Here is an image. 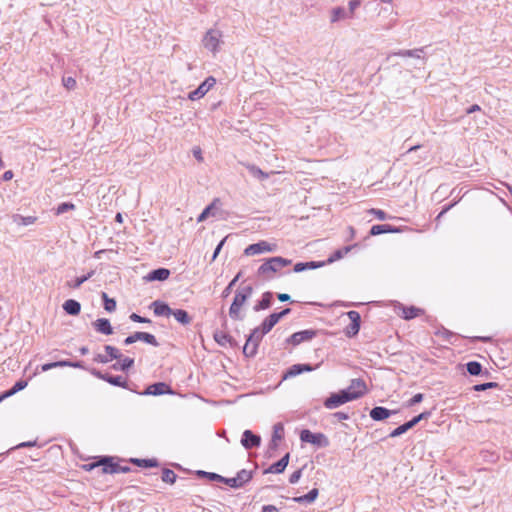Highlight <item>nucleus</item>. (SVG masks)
<instances>
[{"label":"nucleus","instance_id":"f257e3e1","mask_svg":"<svg viewBox=\"0 0 512 512\" xmlns=\"http://www.w3.org/2000/svg\"><path fill=\"white\" fill-rule=\"evenodd\" d=\"M291 263L292 261L290 259L280 256L269 258L258 268L257 275L264 279H272L276 272Z\"/></svg>","mask_w":512,"mask_h":512},{"label":"nucleus","instance_id":"f03ea898","mask_svg":"<svg viewBox=\"0 0 512 512\" xmlns=\"http://www.w3.org/2000/svg\"><path fill=\"white\" fill-rule=\"evenodd\" d=\"M253 293L252 286H245L236 291L233 302L229 308V316L233 320H243L244 316L241 314V308L251 297Z\"/></svg>","mask_w":512,"mask_h":512},{"label":"nucleus","instance_id":"7ed1b4c3","mask_svg":"<svg viewBox=\"0 0 512 512\" xmlns=\"http://www.w3.org/2000/svg\"><path fill=\"white\" fill-rule=\"evenodd\" d=\"M102 467V473L104 474H115V473H128L131 468L128 465H120L119 463L113 462V458L109 456L101 457L99 461L84 465V468L88 471Z\"/></svg>","mask_w":512,"mask_h":512},{"label":"nucleus","instance_id":"20e7f679","mask_svg":"<svg viewBox=\"0 0 512 512\" xmlns=\"http://www.w3.org/2000/svg\"><path fill=\"white\" fill-rule=\"evenodd\" d=\"M361 397L360 392H351V391H343L341 390L338 393L331 394L324 401V406L327 409H335L349 401L356 400Z\"/></svg>","mask_w":512,"mask_h":512},{"label":"nucleus","instance_id":"39448f33","mask_svg":"<svg viewBox=\"0 0 512 512\" xmlns=\"http://www.w3.org/2000/svg\"><path fill=\"white\" fill-rule=\"evenodd\" d=\"M300 440L305 443L313 444L319 448L328 447L330 442L328 437L323 433H313L308 429H304L300 433Z\"/></svg>","mask_w":512,"mask_h":512},{"label":"nucleus","instance_id":"423d86ee","mask_svg":"<svg viewBox=\"0 0 512 512\" xmlns=\"http://www.w3.org/2000/svg\"><path fill=\"white\" fill-rule=\"evenodd\" d=\"M261 339L260 329H253L243 347L245 357L251 358L256 355Z\"/></svg>","mask_w":512,"mask_h":512},{"label":"nucleus","instance_id":"0eeeda50","mask_svg":"<svg viewBox=\"0 0 512 512\" xmlns=\"http://www.w3.org/2000/svg\"><path fill=\"white\" fill-rule=\"evenodd\" d=\"M221 37L222 33L219 30H208L202 40L204 47L212 53H216L221 43Z\"/></svg>","mask_w":512,"mask_h":512},{"label":"nucleus","instance_id":"6e6552de","mask_svg":"<svg viewBox=\"0 0 512 512\" xmlns=\"http://www.w3.org/2000/svg\"><path fill=\"white\" fill-rule=\"evenodd\" d=\"M277 250L276 244L268 243L267 241H259L245 248L244 254L247 256H253L265 252H275Z\"/></svg>","mask_w":512,"mask_h":512},{"label":"nucleus","instance_id":"1a4fd4ad","mask_svg":"<svg viewBox=\"0 0 512 512\" xmlns=\"http://www.w3.org/2000/svg\"><path fill=\"white\" fill-rule=\"evenodd\" d=\"M216 84V79L212 76L208 77L203 81L197 89L191 91L188 94V98L191 101L198 100L206 95V93Z\"/></svg>","mask_w":512,"mask_h":512},{"label":"nucleus","instance_id":"9d476101","mask_svg":"<svg viewBox=\"0 0 512 512\" xmlns=\"http://www.w3.org/2000/svg\"><path fill=\"white\" fill-rule=\"evenodd\" d=\"M316 335H317L316 330H313V329L302 330V331L293 333L287 339V342L296 346V345L301 344L302 342L312 340Z\"/></svg>","mask_w":512,"mask_h":512},{"label":"nucleus","instance_id":"9b49d317","mask_svg":"<svg viewBox=\"0 0 512 512\" xmlns=\"http://www.w3.org/2000/svg\"><path fill=\"white\" fill-rule=\"evenodd\" d=\"M261 443V438L258 435H255L250 430H245L242 435L241 444L246 449H251L254 447H258Z\"/></svg>","mask_w":512,"mask_h":512},{"label":"nucleus","instance_id":"f8f14e48","mask_svg":"<svg viewBox=\"0 0 512 512\" xmlns=\"http://www.w3.org/2000/svg\"><path fill=\"white\" fill-rule=\"evenodd\" d=\"M170 393H173L170 386L164 382L154 383V384L148 386L146 391L144 392L145 395H153V396H159V395L170 394Z\"/></svg>","mask_w":512,"mask_h":512},{"label":"nucleus","instance_id":"ddd939ff","mask_svg":"<svg viewBox=\"0 0 512 512\" xmlns=\"http://www.w3.org/2000/svg\"><path fill=\"white\" fill-rule=\"evenodd\" d=\"M58 367L82 368L83 365H82V362H80V361L72 362V361H69V360H60V361H56V362H52V363L43 364L41 366V371L42 372H46V371H48L50 369L58 368Z\"/></svg>","mask_w":512,"mask_h":512},{"label":"nucleus","instance_id":"4468645a","mask_svg":"<svg viewBox=\"0 0 512 512\" xmlns=\"http://www.w3.org/2000/svg\"><path fill=\"white\" fill-rule=\"evenodd\" d=\"M289 458H290V454L286 453L280 460L273 463L269 468H267L264 471V474H267V473L280 474V473L284 472V470L286 469V467L289 463Z\"/></svg>","mask_w":512,"mask_h":512},{"label":"nucleus","instance_id":"2eb2a0df","mask_svg":"<svg viewBox=\"0 0 512 512\" xmlns=\"http://www.w3.org/2000/svg\"><path fill=\"white\" fill-rule=\"evenodd\" d=\"M313 370L314 367L310 364H294L286 371L283 378L295 377L303 372H311Z\"/></svg>","mask_w":512,"mask_h":512},{"label":"nucleus","instance_id":"dca6fc26","mask_svg":"<svg viewBox=\"0 0 512 512\" xmlns=\"http://www.w3.org/2000/svg\"><path fill=\"white\" fill-rule=\"evenodd\" d=\"M279 322L278 317L275 313L270 314L268 317L264 319L261 326L256 327L255 329H260L261 337L270 332L272 328Z\"/></svg>","mask_w":512,"mask_h":512},{"label":"nucleus","instance_id":"f3484780","mask_svg":"<svg viewBox=\"0 0 512 512\" xmlns=\"http://www.w3.org/2000/svg\"><path fill=\"white\" fill-rule=\"evenodd\" d=\"M394 413H396V411L389 410L382 406H376L371 409L370 417L375 421H382Z\"/></svg>","mask_w":512,"mask_h":512},{"label":"nucleus","instance_id":"a211bd4d","mask_svg":"<svg viewBox=\"0 0 512 512\" xmlns=\"http://www.w3.org/2000/svg\"><path fill=\"white\" fill-rule=\"evenodd\" d=\"M93 327L99 333L104 335L113 334V328L110 324V321L106 318H99L95 322H93Z\"/></svg>","mask_w":512,"mask_h":512},{"label":"nucleus","instance_id":"6ab92c4d","mask_svg":"<svg viewBox=\"0 0 512 512\" xmlns=\"http://www.w3.org/2000/svg\"><path fill=\"white\" fill-rule=\"evenodd\" d=\"M151 307L153 308L154 314L156 316H170L172 313V309L168 304L162 302L160 300H156L152 302Z\"/></svg>","mask_w":512,"mask_h":512},{"label":"nucleus","instance_id":"aec40b11","mask_svg":"<svg viewBox=\"0 0 512 512\" xmlns=\"http://www.w3.org/2000/svg\"><path fill=\"white\" fill-rule=\"evenodd\" d=\"M273 299V293L272 292H265L262 295V298L260 301H258L255 306L253 307V310L255 312L268 309L272 304Z\"/></svg>","mask_w":512,"mask_h":512},{"label":"nucleus","instance_id":"412c9836","mask_svg":"<svg viewBox=\"0 0 512 512\" xmlns=\"http://www.w3.org/2000/svg\"><path fill=\"white\" fill-rule=\"evenodd\" d=\"M399 231L398 228L393 227L388 224H380V225H374L370 229V235L377 236L384 233H397Z\"/></svg>","mask_w":512,"mask_h":512},{"label":"nucleus","instance_id":"4be33fe9","mask_svg":"<svg viewBox=\"0 0 512 512\" xmlns=\"http://www.w3.org/2000/svg\"><path fill=\"white\" fill-rule=\"evenodd\" d=\"M169 276H170V271L168 269L158 268V269L152 270L148 274V279L150 281H164V280L168 279Z\"/></svg>","mask_w":512,"mask_h":512},{"label":"nucleus","instance_id":"5701e85b","mask_svg":"<svg viewBox=\"0 0 512 512\" xmlns=\"http://www.w3.org/2000/svg\"><path fill=\"white\" fill-rule=\"evenodd\" d=\"M63 309L67 314L75 316L80 313L81 305L78 301L69 299L64 302Z\"/></svg>","mask_w":512,"mask_h":512},{"label":"nucleus","instance_id":"b1692460","mask_svg":"<svg viewBox=\"0 0 512 512\" xmlns=\"http://www.w3.org/2000/svg\"><path fill=\"white\" fill-rule=\"evenodd\" d=\"M366 389L367 387L365 382L360 378H356L352 379L349 387L343 391L360 392L361 396H363L366 393Z\"/></svg>","mask_w":512,"mask_h":512},{"label":"nucleus","instance_id":"393cba45","mask_svg":"<svg viewBox=\"0 0 512 512\" xmlns=\"http://www.w3.org/2000/svg\"><path fill=\"white\" fill-rule=\"evenodd\" d=\"M318 494H319L318 489L317 488H313L312 490H310L305 495L294 497L293 501H295L296 503H299V504H302V503H312V502H314L316 500V498L318 497Z\"/></svg>","mask_w":512,"mask_h":512},{"label":"nucleus","instance_id":"a878e982","mask_svg":"<svg viewBox=\"0 0 512 512\" xmlns=\"http://www.w3.org/2000/svg\"><path fill=\"white\" fill-rule=\"evenodd\" d=\"M37 218L35 216H22L20 214H14L12 216V221L18 226H28L32 225L36 222Z\"/></svg>","mask_w":512,"mask_h":512},{"label":"nucleus","instance_id":"bb28decb","mask_svg":"<svg viewBox=\"0 0 512 512\" xmlns=\"http://www.w3.org/2000/svg\"><path fill=\"white\" fill-rule=\"evenodd\" d=\"M171 315L174 316V318L181 323L182 325H188L191 323L192 318L189 316V314L183 310V309H172Z\"/></svg>","mask_w":512,"mask_h":512},{"label":"nucleus","instance_id":"cd10ccee","mask_svg":"<svg viewBox=\"0 0 512 512\" xmlns=\"http://www.w3.org/2000/svg\"><path fill=\"white\" fill-rule=\"evenodd\" d=\"M213 337L214 340L221 346H224L227 343L233 345L235 342L234 339L229 334L223 331H216Z\"/></svg>","mask_w":512,"mask_h":512},{"label":"nucleus","instance_id":"c85d7f7f","mask_svg":"<svg viewBox=\"0 0 512 512\" xmlns=\"http://www.w3.org/2000/svg\"><path fill=\"white\" fill-rule=\"evenodd\" d=\"M344 19H348V13L343 7H335L331 10V23H336Z\"/></svg>","mask_w":512,"mask_h":512},{"label":"nucleus","instance_id":"c756f323","mask_svg":"<svg viewBox=\"0 0 512 512\" xmlns=\"http://www.w3.org/2000/svg\"><path fill=\"white\" fill-rule=\"evenodd\" d=\"M27 386V382L26 381H23V380H20V381H17L14 386L4 392L2 395H0V402L6 398V397H9V396H12L14 395L15 393H17L18 391H21L22 389H24L25 387Z\"/></svg>","mask_w":512,"mask_h":512},{"label":"nucleus","instance_id":"7c9ffc66","mask_svg":"<svg viewBox=\"0 0 512 512\" xmlns=\"http://www.w3.org/2000/svg\"><path fill=\"white\" fill-rule=\"evenodd\" d=\"M283 434H284L283 425L281 423L275 424L273 427V435H272V440H271V445L273 447L277 446V441H280L283 438Z\"/></svg>","mask_w":512,"mask_h":512},{"label":"nucleus","instance_id":"2f4dec72","mask_svg":"<svg viewBox=\"0 0 512 512\" xmlns=\"http://www.w3.org/2000/svg\"><path fill=\"white\" fill-rule=\"evenodd\" d=\"M94 275V271H90L86 275L80 276L75 278L73 281H68L67 286L70 288L77 289L79 288L84 282H86L88 279H90Z\"/></svg>","mask_w":512,"mask_h":512},{"label":"nucleus","instance_id":"473e14b6","mask_svg":"<svg viewBox=\"0 0 512 512\" xmlns=\"http://www.w3.org/2000/svg\"><path fill=\"white\" fill-rule=\"evenodd\" d=\"M120 363H116L112 366V368L114 370H122V371H127L128 369H130L133 365H134V359L133 358H130V357H121L120 358Z\"/></svg>","mask_w":512,"mask_h":512},{"label":"nucleus","instance_id":"72a5a7b5","mask_svg":"<svg viewBox=\"0 0 512 512\" xmlns=\"http://www.w3.org/2000/svg\"><path fill=\"white\" fill-rule=\"evenodd\" d=\"M402 313H403L404 319L410 320V319H413V318L419 316L420 314H422L423 310H421L420 308H416L414 306L403 307Z\"/></svg>","mask_w":512,"mask_h":512},{"label":"nucleus","instance_id":"f704fd0d","mask_svg":"<svg viewBox=\"0 0 512 512\" xmlns=\"http://www.w3.org/2000/svg\"><path fill=\"white\" fill-rule=\"evenodd\" d=\"M106 382H108L109 384H111L113 386L127 388L126 380L122 376H119V375L114 376V375L107 374Z\"/></svg>","mask_w":512,"mask_h":512},{"label":"nucleus","instance_id":"c9c22d12","mask_svg":"<svg viewBox=\"0 0 512 512\" xmlns=\"http://www.w3.org/2000/svg\"><path fill=\"white\" fill-rule=\"evenodd\" d=\"M219 203V199H215L210 205H208L202 213L198 216L197 221L203 222L205 221L210 215L213 214V209L216 207V204Z\"/></svg>","mask_w":512,"mask_h":512},{"label":"nucleus","instance_id":"e433bc0d","mask_svg":"<svg viewBox=\"0 0 512 512\" xmlns=\"http://www.w3.org/2000/svg\"><path fill=\"white\" fill-rule=\"evenodd\" d=\"M247 169L249 171V174L254 178H257L259 180H265L268 178V174L255 165H247Z\"/></svg>","mask_w":512,"mask_h":512},{"label":"nucleus","instance_id":"4c0bfd02","mask_svg":"<svg viewBox=\"0 0 512 512\" xmlns=\"http://www.w3.org/2000/svg\"><path fill=\"white\" fill-rule=\"evenodd\" d=\"M196 475L200 478H206L209 481H216L219 482L220 480H223V476L214 473V472H207L203 470L196 471Z\"/></svg>","mask_w":512,"mask_h":512},{"label":"nucleus","instance_id":"58836bf2","mask_svg":"<svg viewBox=\"0 0 512 512\" xmlns=\"http://www.w3.org/2000/svg\"><path fill=\"white\" fill-rule=\"evenodd\" d=\"M138 337H139L140 341H143V342L150 344L152 346H155V347L159 346V342L157 341L156 337L153 334L139 331Z\"/></svg>","mask_w":512,"mask_h":512},{"label":"nucleus","instance_id":"ea45409f","mask_svg":"<svg viewBox=\"0 0 512 512\" xmlns=\"http://www.w3.org/2000/svg\"><path fill=\"white\" fill-rule=\"evenodd\" d=\"M467 371L472 376H477L482 372V365L477 361H470L466 364Z\"/></svg>","mask_w":512,"mask_h":512},{"label":"nucleus","instance_id":"a19ab883","mask_svg":"<svg viewBox=\"0 0 512 512\" xmlns=\"http://www.w3.org/2000/svg\"><path fill=\"white\" fill-rule=\"evenodd\" d=\"M162 481L163 482H166V483H169V484H174L175 481H176V478H177V475L176 473L171 470V469H168V468H164L163 471H162Z\"/></svg>","mask_w":512,"mask_h":512},{"label":"nucleus","instance_id":"79ce46f5","mask_svg":"<svg viewBox=\"0 0 512 512\" xmlns=\"http://www.w3.org/2000/svg\"><path fill=\"white\" fill-rule=\"evenodd\" d=\"M131 462L144 468L155 467L158 465L155 459H131Z\"/></svg>","mask_w":512,"mask_h":512},{"label":"nucleus","instance_id":"37998d69","mask_svg":"<svg viewBox=\"0 0 512 512\" xmlns=\"http://www.w3.org/2000/svg\"><path fill=\"white\" fill-rule=\"evenodd\" d=\"M102 298H103V301H104V309L107 312L115 311V309H116V301L114 299H112V298H109L108 295L105 292L102 293Z\"/></svg>","mask_w":512,"mask_h":512},{"label":"nucleus","instance_id":"c03bdc74","mask_svg":"<svg viewBox=\"0 0 512 512\" xmlns=\"http://www.w3.org/2000/svg\"><path fill=\"white\" fill-rule=\"evenodd\" d=\"M431 413L429 411H424L420 413L419 415L412 418L410 421L406 422L407 425H409V429H412L414 426H416L421 420L428 419L430 417Z\"/></svg>","mask_w":512,"mask_h":512},{"label":"nucleus","instance_id":"a18cd8bd","mask_svg":"<svg viewBox=\"0 0 512 512\" xmlns=\"http://www.w3.org/2000/svg\"><path fill=\"white\" fill-rule=\"evenodd\" d=\"M431 413L429 411H424L420 413L419 415L412 418L410 421L406 422L407 425H409V429H412L414 426H416L421 420L428 419L430 417Z\"/></svg>","mask_w":512,"mask_h":512},{"label":"nucleus","instance_id":"49530a36","mask_svg":"<svg viewBox=\"0 0 512 512\" xmlns=\"http://www.w3.org/2000/svg\"><path fill=\"white\" fill-rule=\"evenodd\" d=\"M236 477L243 486L245 483L249 482L252 479V471L242 469L237 473Z\"/></svg>","mask_w":512,"mask_h":512},{"label":"nucleus","instance_id":"de8ad7c7","mask_svg":"<svg viewBox=\"0 0 512 512\" xmlns=\"http://www.w3.org/2000/svg\"><path fill=\"white\" fill-rule=\"evenodd\" d=\"M104 349H105L106 353L108 354V358L110 360H112V359H120L122 357V354L114 346L106 345L104 347Z\"/></svg>","mask_w":512,"mask_h":512},{"label":"nucleus","instance_id":"09e8293b","mask_svg":"<svg viewBox=\"0 0 512 512\" xmlns=\"http://www.w3.org/2000/svg\"><path fill=\"white\" fill-rule=\"evenodd\" d=\"M74 209H75V205L73 203L63 202L57 206L56 215H60V214H63L67 211L74 210Z\"/></svg>","mask_w":512,"mask_h":512},{"label":"nucleus","instance_id":"8fccbe9b","mask_svg":"<svg viewBox=\"0 0 512 512\" xmlns=\"http://www.w3.org/2000/svg\"><path fill=\"white\" fill-rule=\"evenodd\" d=\"M409 429V425H407V423H404L400 426H398L397 428H395L393 431H391V433L389 434V437L391 438H395V437H398L404 433H406Z\"/></svg>","mask_w":512,"mask_h":512},{"label":"nucleus","instance_id":"3c124183","mask_svg":"<svg viewBox=\"0 0 512 512\" xmlns=\"http://www.w3.org/2000/svg\"><path fill=\"white\" fill-rule=\"evenodd\" d=\"M62 83H63V86L67 89V90H74L77 86V82H76V79L73 78V77H63L62 79Z\"/></svg>","mask_w":512,"mask_h":512},{"label":"nucleus","instance_id":"603ef678","mask_svg":"<svg viewBox=\"0 0 512 512\" xmlns=\"http://www.w3.org/2000/svg\"><path fill=\"white\" fill-rule=\"evenodd\" d=\"M361 5V0H350L348 3L349 11L348 13V19H351L354 17L355 10Z\"/></svg>","mask_w":512,"mask_h":512},{"label":"nucleus","instance_id":"864d4df0","mask_svg":"<svg viewBox=\"0 0 512 512\" xmlns=\"http://www.w3.org/2000/svg\"><path fill=\"white\" fill-rule=\"evenodd\" d=\"M219 482L225 483L226 485L232 487V488H240L242 487L241 483L238 481L237 477L232 478H225L223 477V480H220Z\"/></svg>","mask_w":512,"mask_h":512},{"label":"nucleus","instance_id":"5fc2aeb1","mask_svg":"<svg viewBox=\"0 0 512 512\" xmlns=\"http://www.w3.org/2000/svg\"><path fill=\"white\" fill-rule=\"evenodd\" d=\"M351 250V247H345L344 250H337L334 254L328 259V263H332L335 260L341 259L344 253H348Z\"/></svg>","mask_w":512,"mask_h":512},{"label":"nucleus","instance_id":"6e6d98bb","mask_svg":"<svg viewBox=\"0 0 512 512\" xmlns=\"http://www.w3.org/2000/svg\"><path fill=\"white\" fill-rule=\"evenodd\" d=\"M498 384L496 382H487L483 384H477L474 385L473 390L474 391H485L487 389L495 388Z\"/></svg>","mask_w":512,"mask_h":512},{"label":"nucleus","instance_id":"4d7b16f0","mask_svg":"<svg viewBox=\"0 0 512 512\" xmlns=\"http://www.w3.org/2000/svg\"><path fill=\"white\" fill-rule=\"evenodd\" d=\"M347 315H348V318L350 319L351 323H354L356 326L360 327L361 317L357 311L351 310L347 313Z\"/></svg>","mask_w":512,"mask_h":512},{"label":"nucleus","instance_id":"13d9d810","mask_svg":"<svg viewBox=\"0 0 512 512\" xmlns=\"http://www.w3.org/2000/svg\"><path fill=\"white\" fill-rule=\"evenodd\" d=\"M239 277H240V273H238L234 277V279L228 284V286L223 290V292H222V296L223 297H227L231 293L232 288L236 284V282L238 281Z\"/></svg>","mask_w":512,"mask_h":512},{"label":"nucleus","instance_id":"bf43d9fd","mask_svg":"<svg viewBox=\"0 0 512 512\" xmlns=\"http://www.w3.org/2000/svg\"><path fill=\"white\" fill-rule=\"evenodd\" d=\"M370 214H373L376 216L377 219L379 220H386L388 218L386 212H384L383 210L381 209H375V208H372L368 211Z\"/></svg>","mask_w":512,"mask_h":512},{"label":"nucleus","instance_id":"052dcab7","mask_svg":"<svg viewBox=\"0 0 512 512\" xmlns=\"http://www.w3.org/2000/svg\"><path fill=\"white\" fill-rule=\"evenodd\" d=\"M360 327L356 326L354 323H350V325L346 328V335L348 337H353L358 334Z\"/></svg>","mask_w":512,"mask_h":512},{"label":"nucleus","instance_id":"680f3d73","mask_svg":"<svg viewBox=\"0 0 512 512\" xmlns=\"http://www.w3.org/2000/svg\"><path fill=\"white\" fill-rule=\"evenodd\" d=\"M301 476H302V469H298L290 475L289 482L291 484H296L300 480Z\"/></svg>","mask_w":512,"mask_h":512},{"label":"nucleus","instance_id":"e2e57ef3","mask_svg":"<svg viewBox=\"0 0 512 512\" xmlns=\"http://www.w3.org/2000/svg\"><path fill=\"white\" fill-rule=\"evenodd\" d=\"M130 319L133 321V322H137V323H150L151 320L148 319V318H145V317H142L136 313H132L130 315Z\"/></svg>","mask_w":512,"mask_h":512},{"label":"nucleus","instance_id":"0e129e2a","mask_svg":"<svg viewBox=\"0 0 512 512\" xmlns=\"http://www.w3.org/2000/svg\"><path fill=\"white\" fill-rule=\"evenodd\" d=\"M423 394L422 393H417L415 394L407 403V406L408 407H411L417 403H420L422 400H423Z\"/></svg>","mask_w":512,"mask_h":512},{"label":"nucleus","instance_id":"69168bd1","mask_svg":"<svg viewBox=\"0 0 512 512\" xmlns=\"http://www.w3.org/2000/svg\"><path fill=\"white\" fill-rule=\"evenodd\" d=\"M410 55H411V50H399L397 52L390 53L387 56V60H389L393 56L410 57Z\"/></svg>","mask_w":512,"mask_h":512},{"label":"nucleus","instance_id":"338daca9","mask_svg":"<svg viewBox=\"0 0 512 512\" xmlns=\"http://www.w3.org/2000/svg\"><path fill=\"white\" fill-rule=\"evenodd\" d=\"M137 336H139V331H138V332L133 333L132 335H130V336H128V337H126V338L124 339V344H125V345H131V344L135 343L136 341H140V340H139V337H137Z\"/></svg>","mask_w":512,"mask_h":512},{"label":"nucleus","instance_id":"774afa93","mask_svg":"<svg viewBox=\"0 0 512 512\" xmlns=\"http://www.w3.org/2000/svg\"><path fill=\"white\" fill-rule=\"evenodd\" d=\"M324 264H325V262H316V261H310V262L304 263L306 270L316 269V268L322 267Z\"/></svg>","mask_w":512,"mask_h":512}]
</instances>
